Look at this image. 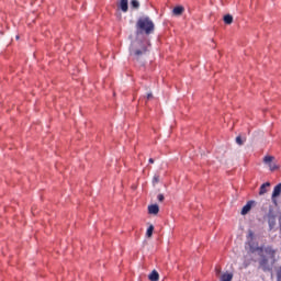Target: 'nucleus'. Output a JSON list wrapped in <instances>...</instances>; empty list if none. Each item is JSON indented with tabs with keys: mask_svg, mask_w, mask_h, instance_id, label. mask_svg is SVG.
<instances>
[{
	"mask_svg": "<svg viewBox=\"0 0 281 281\" xmlns=\"http://www.w3.org/2000/svg\"><path fill=\"white\" fill-rule=\"evenodd\" d=\"M149 164H155V159L149 158Z\"/></svg>",
	"mask_w": 281,
	"mask_h": 281,
	"instance_id": "4be33fe9",
	"label": "nucleus"
},
{
	"mask_svg": "<svg viewBox=\"0 0 281 281\" xmlns=\"http://www.w3.org/2000/svg\"><path fill=\"white\" fill-rule=\"evenodd\" d=\"M256 251H258V256L260 257L258 260L259 269H261L263 273H272L273 268L276 267V262H278L276 259V254H278V250L271 246H267L257 247Z\"/></svg>",
	"mask_w": 281,
	"mask_h": 281,
	"instance_id": "f03ea898",
	"label": "nucleus"
},
{
	"mask_svg": "<svg viewBox=\"0 0 281 281\" xmlns=\"http://www.w3.org/2000/svg\"><path fill=\"white\" fill-rule=\"evenodd\" d=\"M250 238H254V232L249 231Z\"/></svg>",
	"mask_w": 281,
	"mask_h": 281,
	"instance_id": "412c9836",
	"label": "nucleus"
},
{
	"mask_svg": "<svg viewBox=\"0 0 281 281\" xmlns=\"http://www.w3.org/2000/svg\"><path fill=\"white\" fill-rule=\"evenodd\" d=\"M15 38H16V41H19V35Z\"/></svg>",
	"mask_w": 281,
	"mask_h": 281,
	"instance_id": "b1692460",
	"label": "nucleus"
},
{
	"mask_svg": "<svg viewBox=\"0 0 281 281\" xmlns=\"http://www.w3.org/2000/svg\"><path fill=\"white\" fill-rule=\"evenodd\" d=\"M271 187L270 182H266L261 184L260 190H259V195L262 196V194H267V189Z\"/></svg>",
	"mask_w": 281,
	"mask_h": 281,
	"instance_id": "6e6552de",
	"label": "nucleus"
},
{
	"mask_svg": "<svg viewBox=\"0 0 281 281\" xmlns=\"http://www.w3.org/2000/svg\"><path fill=\"white\" fill-rule=\"evenodd\" d=\"M165 196H164V194H158V196H157V200L159 201V203H164V201H165Z\"/></svg>",
	"mask_w": 281,
	"mask_h": 281,
	"instance_id": "6ab92c4d",
	"label": "nucleus"
},
{
	"mask_svg": "<svg viewBox=\"0 0 281 281\" xmlns=\"http://www.w3.org/2000/svg\"><path fill=\"white\" fill-rule=\"evenodd\" d=\"M159 181H160L159 173H156V175L153 177L151 183H153V186H155L156 183H159Z\"/></svg>",
	"mask_w": 281,
	"mask_h": 281,
	"instance_id": "dca6fc26",
	"label": "nucleus"
},
{
	"mask_svg": "<svg viewBox=\"0 0 281 281\" xmlns=\"http://www.w3.org/2000/svg\"><path fill=\"white\" fill-rule=\"evenodd\" d=\"M146 99L147 100H153V92L147 93Z\"/></svg>",
	"mask_w": 281,
	"mask_h": 281,
	"instance_id": "aec40b11",
	"label": "nucleus"
},
{
	"mask_svg": "<svg viewBox=\"0 0 281 281\" xmlns=\"http://www.w3.org/2000/svg\"><path fill=\"white\" fill-rule=\"evenodd\" d=\"M130 5L133 10H139V1L138 0H131Z\"/></svg>",
	"mask_w": 281,
	"mask_h": 281,
	"instance_id": "ddd939ff",
	"label": "nucleus"
},
{
	"mask_svg": "<svg viewBox=\"0 0 281 281\" xmlns=\"http://www.w3.org/2000/svg\"><path fill=\"white\" fill-rule=\"evenodd\" d=\"M148 213L149 214H155V215L159 214V205H157V204L149 205L148 206Z\"/></svg>",
	"mask_w": 281,
	"mask_h": 281,
	"instance_id": "423d86ee",
	"label": "nucleus"
},
{
	"mask_svg": "<svg viewBox=\"0 0 281 281\" xmlns=\"http://www.w3.org/2000/svg\"><path fill=\"white\" fill-rule=\"evenodd\" d=\"M119 7L122 12H128V0H121Z\"/></svg>",
	"mask_w": 281,
	"mask_h": 281,
	"instance_id": "0eeeda50",
	"label": "nucleus"
},
{
	"mask_svg": "<svg viewBox=\"0 0 281 281\" xmlns=\"http://www.w3.org/2000/svg\"><path fill=\"white\" fill-rule=\"evenodd\" d=\"M263 164H266V166L269 167V170H271V172H274V170L280 169V166H278V164H276V157H273V156H265Z\"/></svg>",
	"mask_w": 281,
	"mask_h": 281,
	"instance_id": "7ed1b4c3",
	"label": "nucleus"
},
{
	"mask_svg": "<svg viewBox=\"0 0 281 281\" xmlns=\"http://www.w3.org/2000/svg\"><path fill=\"white\" fill-rule=\"evenodd\" d=\"M234 280V274L233 273H224L221 277V281H232Z\"/></svg>",
	"mask_w": 281,
	"mask_h": 281,
	"instance_id": "f8f14e48",
	"label": "nucleus"
},
{
	"mask_svg": "<svg viewBox=\"0 0 281 281\" xmlns=\"http://www.w3.org/2000/svg\"><path fill=\"white\" fill-rule=\"evenodd\" d=\"M254 205H256V201H254V200L248 201L247 204L244 205V207L241 209V216L249 214V212H251V207H254Z\"/></svg>",
	"mask_w": 281,
	"mask_h": 281,
	"instance_id": "39448f33",
	"label": "nucleus"
},
{
	"mask_svg": "<svg viewBox=\"0 0 281 281\" xmlns=\"http://www.w3.org/2000/svg\"><path fill=\"white\" fill-rule=\"evenodd\" d=\"M281 194V183H278L274 189H273V192H272V203H274V205H278V196H280Z\"/></svg>",
	"mask_w": 281,
	"mask_h": 281,
	"instance_id": "20e7f679",
	"label": "nucleus"
},
{
	"mask_svg": "<svg viewBox=\"0 0 281 281\" xmlns=\"http://www.w3.org/2000/svg\"><path fill=\"white\" fill-rule=\"evenodd\" d=\"M267 218H268V221H270V218H276V215L273 214V209L272 207L269 209V212L267 214Z\"/></svg>",
	"mask_w": 281,
	"mask_h": 281,
	"instance_id": "f3484780",
	"label": "nucleus"
},
{
	"mask_svg": "<svg viewBox=\"0 0 281 281\" xmlns=\"http://www.w3.org/2000/svg\"><path fill=\"white\" fill-rule=\"evenodd\" d=\"M153 232H155V226L149 225V227L147 228V232H146L147 238H153Z\"/></svg>",
	"mask_w": 281,
	"mask_h": 281,
	"instance_id": "4468645a",
	"label": "nucleus"
},
{
	"mask_svg": "<svg viewBox=\"0 0 281 281\" xmlns=\"http://www.w3.org/2000/svg\"><path fill=\"white\" fill-rule=\"evenodd\" d=\"M224 23L226 25H232V23H234V16H232V14L224 15Z\"/></svg>",
	"mask_w": 281,
	"mask_h": 281,
	"instance_id": "9b49d317",
	"label": "nucleus"
},
{
	"mask_svg": "<svg viewBox=\"0 0 281 281\" xmlns=\"http://www.w3.org/2000/svg\"><path fill=\"white\" fill-rule=\"evenodd\" d=\"M148 280L159 281V272H157V270H153L151 273L148 276Z\"/></svg>",
	"mask_w": 281,
	"mask_h": 281,
	"instance_id": "1a4fd4ad",
	"label": "nucleus"
},
{
	"mask_svg": "<svg viewBox=\"0 0 281 281\" xmlns=\"http://www.w3.org/2000/svg\"><path fill=\"white\" fill-rule=\"evenodd\" d=\"M155 33V22L148 16H142L136 22V40L130 46V54L134 60H139L148 52V42L142 41V36H150Z\"/></svg>",
	"mask_w": 281,
	"mask_h": 281,
	"instance_id": "f257e3e1",
	"label": "nucleus"
},
{
	"mask_svg": "<svg viewBox=\"0 0 281 281\" xmlns=\"http://www.w3.org/2000/svg\"><path fill=\"white\" fill-rule=\"evenodd\" d=\"M245 140H246V138H244V140H243V137H240V136L236 137V144H238V146H243V144H245Z\"/></svg>",
	"mask_w": 281,
	"mask_h": 281,
	"instance_id": "a211bd4d",
	"label": "nucleus"
},
{
	"mask_svg": "<svg viewBox=\"0 0 281 281\" xmlns=\"http://www.w3.org/2000/svg\"><path fill=\"white\" fill-rule=\"evenodd\" d=\"M268 225H269V229H273V227H276V217H271L270 220H268Z\"/></svg>",
	"mask_w": 281,
	"mask_h": 281,
	"instance_id": "2eb2a0df",
	"label": "nucleus"
},
{
	"mask_svg": "<svg viewBox=\"0 0 281 281\" xmlns=\"http://www.w3.org/2000/svg\"><path fill=\"white\" fill-rule=\"evenodd\" d=\"M216 273L217 274L221 273V269L216 268Z\"/></svg>",
	"mask_w": 281,
	"mask_h": 281,
	"instance_id": "5701e85b",
	"label": "nucleus"
},
{
	"mask_svg": "<svg viewBox=\"0 0 281 281\" xmlns=\"http://www.w3.org/2000/svg\"><path fill=\"white\" fill-rule=\"evenodd\" d=\"M183 7H176L173 8L172 10V13L176 15V16H181L183 14Z\"/></svg>",
	"mask_w": 281,
	"mask_h": 281,
	"instance_id": "9d476101",
	"label": "nucleus"
}]
</instances>
